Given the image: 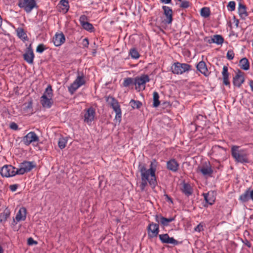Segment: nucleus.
<instances>
[{
	"mask_svg": "<svg viewBox=\"0 0 253 253\" xmlns=\"http://www.w3.org/2000/svg\"><path fill=\"white\" fill-rule=\"evenodd\" d=\"M150 79L147 75H142L140 77H137L134 79V84L136 86V89L138 88L140 89L142 87L143 89L145 88V84L146 83L149 82Z\"/></svg>",
	"mask_w": 253,
	"mask_h": 253,
	"instance_id": "1a4fd4ad",
	"label": "nucleus"
},
{
	"mask_svg": "<svg viewBox=\"0 0 253 253\" xmlns=\"http://www.w3.org/2000/svg\"><path fill=\"white\" fill-rule=\"evenodd\" d=\"M39 140V137L35 132L31 131L25 135L23 138V142L26 145H29L33 142H38Z\"/></svg>",
	"mask_w": 253,
	"mask_h": 253,
	"instance_id": "9d476101",
	"label": "nucleus"
},
{
	"mask_svg": "<svg viewBox=\"0 0 253 253\" xmlns=\"http://www.w3.org/2000/svg\"><path fill=\"white\" fill-rule=\"evenodd\" d=\"M129 104L133 109H139L142 105V103L138 100H134L131 99L130 101Z\"/></svg>",
	"mask_w": 253,
	"mask_h": 253,
	"instance_id": "c9c22d12",
	"label": "nucleus"
},
{
	"mask_svg": "<svg viewBox=\"0 0 253 253\" xmlns=\"http://www.w3.org/2000/svg\"><path fill=\"white\" fill-rule=\"evenodd\" d=\"M32 104L33 101L32 99H30L28 102H26L23 104V110L25 113H32Z\"/></svg>",
	"mask_w": 253,
	"mask_h": 253,
	"instance_id": "7c9ffc66",
	"label": "nucleus"
},
{
	"mask_svg": "<svg viewBox=\"0 0 253 253\" xmlns=\"http://www.w3.org/2000/svg\"><path fill=\"white\" fill-rule=\"evenodd\" d=\"M10 212L9 210L6 208L0 214V222H3L6 221L7 218L9 217Z\"/></svg>",
	"mask_w": 253,
	"mask_h": 253,
	"instance_id": "2f4dec72",
	"label": "nucleus"
},
{
	"mask_svg": "<svg viewBox=\"0 0 253 253\" xmlns=\"http://www.w3.org/2000/svg\"><path fill=\"white\" fill-rule=\"evenodd\" d=\"M180 7L183 8H187L189 6V2L187 0H182Z\"/></svg>",
	"mask_w": 253,
	"mask_h": 253,
	"instance_id": "37998d69",
	"label": "nucleus"
},
{
	"mask_svg": "<svg viewBox=\"0 0 253 253\" xmlns=\"http://www.w3.org/2000/svg\"><path fill=\"white\" fill-rule=\"evenodd\" d=\"M223 37L219 35H214L212 38L209 39L207 41L210 43H215L217 44H221L223 42Z\"/></svg>",
	"mask_w": 253,
	"mask_h": 253,
	"instance_id": "393cba45",
	"label": "nucleus"
},
{
	"mask_svg": "<svg viewBox=\"0 0 253 253\" xmlns=\"http://www.w3.org/2000/svg\"><path fill=\"white\" fill-rule=\"evenodd\" d=\"M203 230V226L199 224H198L195 228V231L197 232H200L201 231Z\"/></svg>",
	"mask_w": 253,
	"mask_h": 253,
	"instance_id": "3c124183",
	"label": "nucleus"
},
{
	"mask_svg": "<svg viewBox=\"0 0 253 253\" xmlns=\"http://www.w3.org/2000/svg\"><path fill=\"white\" fill-rule=\"evenodd\" d=\"M181 190L182 192L188 197L192 195L193 193L192 188L188 183H183Z\"/></svg>",
	"mask_w": 253,
	"mask_h": 253,
	"instance_id": "c85d7f7f",
	"label": "nucleus"
},
{
	"mask_svg": "<svg viewBox=\"0 0 253 253\" xmlns=\"http://www.w3.org/2000/svg\"><path fill=\"white\" fill-rule=\"evenodd\" d=\"M41 103L43 107L49 108L53 104V101L52 98L42 96L41 98Z\"/></svg>",
	"mask_w": 253,
	"mask_h": 253,
	"instance_id": "4be33fe9",
	"label": "nucleus"
},
{
	"mask_svg": "<svg viewBox=\"0 0 253 253\" xmlns=\"http://www.w3.org/2000/svg\"><path fill=\"white\" fill-rule=\"evenodd\" d=\"M11 165H5L0 170V174L3 177H11L17 174V169Z\"/></svg>",
	"mask_w": 253,
	"mask_h": 253,
	"instance_id": "6e6552de",
	"label": "nucleus"
},
{
	"mask_svg": "<svg viewBox=\"0 0 253 253\" xmlns=\"http://www.w3.org/2000/svg\"><path fill=\"white\" fill-rule=\"evenodd\" d=\"M134 79L131 78H125L123 83V85L125 87H127L130 84H134Z\"/></svg>",
	"mask_w": 253,
	"mask_h": 253,
	"instance_id": "58836bf2",
	"label": "nucleus"
},
{
	"mask_svg": "<svg viewBox=\"0 0 253 253\" xmlns=\"http://www.w3.org/2000/svg\"><path fill=\"white\" fill-rule=\"evenodd\" d=\"M245 244L248 247H251V243L248 241L247 240H246L245 242H244Z\"/></svg>",
	"mask_w": 253,
	"mask_h": 253,
	"instance_id": "6e6d98bb",
	"label": "nucleus"
},
{
	"mask_svg": "<svg viewBox=\"0 0 253 253\" xmlns=\"http://www.w3.org/2000/svg\"><path fill=\"white\" fill-rule=\"evenodd\" d=\"M156 219L157 222H160L164 226H168L169 222L174 220V217L167 218L162 216L159 217L158 215H156Z\"/></svg>",
	"mask_w": 253,
	"mask_h": 253,
	"instance_id": "a878e982",
	"label": "nucleus"
},
{
	"mask_svg": "<svg viewBox=\"0 0 253 253\" xmlns=\"http://www.w3.org/2000/svg\"><path fill=\"white\" fill-rule=\"evenodd\" d=\"M153 162H151L150 168L147 169L144 165H139V169L141 174V183L140 188L144 190L148 182L149 184L155 186L157 184L156 177L155 175L156 165L153 166Z\"/></svg>",
	"mask_w": 253,
	"mask_h": 253,
	"instance_id": "f257e3e1",
	"label": "nucleus"
},
{
	"mask_svg": "<svg viewBox=\"0 0 253 253\" xmlns=\"http://www.w3.org/2000/svg\"><path fill=\"white\" fill-rule=\"evenodd\" d=\"M159 95L158 93L156 91L154 92L153 93V106L154 107H157L160 105L159 101Z\"/></svg>",
	"mask_w": 253,
	"mask_h": 253,
	"instance_id": "f704fd0d",
	"label": "nucleus"
},
{
	"mask_svg": "<svg viewBox=\"0 0 253 253\" xmlns=\"http://www.w3.org/2000/svg\"><path fill=\"white\" fill-rule=\"evenodd\" d=\"M238 13L242 19H245L248 16V13L246 11V7L241 3H239Z\"/></svg>",
	"mask_w": 253,
	"mask_h": 253,
	"instance_id": "cd10ccee",
	"label": "nucleus"
},
{
	"mask_svg": "<svg viewBox=\"0 0 253 253\" xmlns=\"http://www.w3.org/2000/svg\"><path fill=\"white\" fill-rule=\"evenodd\" d=\"M105 100L108 104L113 108L116 113L115 119L119 124L121 122L122 111L118 101L114 97L108 96L105 97Z\"/></svg>",
	"mask_w": 253,
	"mask_h": 253,
	"instance_id": "7ed1b4c3",
	"label": "nucleus"
},
{
	"mask_svg": "<svg viewBox=\"0 0 253 253\" xmlns=\"http://www.w3.org/2000/svg\"><path fill=\"white\" fill-rule=\"evenodd\" d=\"M179 1H182V0H178Z\"/></svg>",
	"mask_w": 253,
	"mask_h": 253,
	"instance_id": "0e129e2a",
	"label": "nucleus"
},
{
	"mask_svg": "<svg viewBox=\"0 0 253 253\" xmlns=\"http://www.w3.org/2000/svg\"><path fill=\"white\" fill-rule=\"evenodd\" d=\"M231 154L235 161L241 163H249V154L245 150H239V146H233L231 148Z\"/></svg>",
	"mask_w": 253,
	"mask_h": 253,
	"instance_id": "f03ea898",
	"label": "nucleus"
},
{
	"mask_svg": "<svg viewBox=\"0 0 253 253\" xmlns=\"http://www.w3.org/2000/svg\"><path fill=\"white\" fill-rule=\"evenodd\" d=\"M26 217V209L24 207L21 208L17 212L15 219L17 222L20 221H24Z\"/></svg>",
	"mask_w": 253,
	"mask_h": 253,
	"instance_id": "5701e85b",
	"label": "nucleus"
},
{
	"mask_svg": "<svg viewBox=\"0 0 253 253\" xmlns=\"http://www.w3.org/2000/svg\"><path fill=\"white\" fill-rule=\"evenodd\" d=\"M165 196L166 197V199L168 201H169L171 203H172V199L169 197L167 194L165 195Z\"/></svg>",
	"mask_w": 253,
	"mask_h": 253,
	"instance_id": "5fc2aeb1",
	"label": "nucleus"
},
{
	"mask_svg": "<svg viewBox=\"0 0 253 253\" xmlns=\"http://www.w3.org/2000/svg\"><path fill=\"white\" fill-rule=\"evenodd\" d=\"M239 199L243 203H246L251 199L250 188L248 189L243 194L241 195Z\"/></svg>",
	"mask_w": 253,
	"mask_h": 253,
	"instance_id": "bb28decb",
	"label": "nucleus"
},
{
	"mask_svg": "<svg viewBox=\"0 0 253 253\" xmlns=\"http://www.w3.org/2000/svg\"><path fill=\"white\" fill-rule=\"evenodd\" d=\"M16 32L18 37L24 40H27L28 39L27 36L26 35V33L24 32V30L23 28H18L16 30Z\"/></svg>",
	"mask_w": 253,
	"mask_h": 253,
	"instance_id": "473e14b6",
	"label": "nucleus"
},
{
	"mask_svg": "<svg viewBox=\"0 0 253 253\" xmlns=\"http://www.w3.org/2000/svg\"><path fill=\"white\" fill-rule=\"evenodd\" d=\"M251 192V199L253 201V189L252 190H250Z\"/></svg>",
	"mask_w": 253,
	"mask_h": 253,
	"instance_id": "13d9d810",
	"label": "nucleus"
},
{
	"mask_svg": "<svg viewBox=\"0 0 253 253\" xmlns=\"http://www.w3.org/2000/svg\"><path fill=\"white\" fill-rule=\"evenodd\" d=\"M196 68L198 71L201 73L203 74L205 77H208L210 75L206 63L201 61L198 63L196 65Z\"/></svg>",
	"mask_w": 253,
	"mask_h": 253,
	"instance_id": "a211bd4d",
	"label": "nucleus"
},
{
	"mask_svg": "<svg viewBox=\"0 0 253 253\" xmlns=\"http://www.w3.org/2000/svg\"><path fill=\"white\" fill-rule=\"evenodd\" d=\"M89 44V42L87 38H85L83 40L82 45L84 47H87Z\"/></svg>",
	"mask_w": 253,
	"mask_h": 253,
	"instance_id": "de8ad7c7",
	"label": "nucleus"
},
{
	"mask_svg": "<svg viewBox=\"0 0 253 253\" xmlns=\"http://www.w3.org/2000/svg\"><path fill=\"white\" fill-rule=\"evenodd\" d=\"M160 1L165 4H169L171 3V0H160Z\"/></svg>",
	"mask_w": 253,
	"mask_h": 253,
	"instance_id": "864d4df0",
	"label": "nucleus"
},
{
	"mask_svg": "<svg viewBox=\"0 0 253 253\" xmlns=\"http://www.w3.org/2000/svg\"><path fill=\"white\" fill-rule=\"evenodd\" d=\"M244 73L238 70L236 75L233 78V83L234 85L240 87L245 81V78L243 76Z\"/></svg>",
	"mask_w": 253,
	"mask_h": 253,
	"instance_id": "4468645a",
	"label": "nucleus"
},
{
	"mask_svg": "<svg viewBox=\"0 0 253 253\" xmlns=\"http://www.w3.org/2000/svg\"><path fill=\"white\" fill-rule=\"evenodd\" d=\"M250 218H251V219H252V218H253V215H251V216H250Z\"/></svg>",
	"mask_w": 253,
	"mask_h": 253,
	"instance_id": "e2e57ef3",
	"label": "nucleus"
},
{
	"mask_svg": "<svg viewBox=\"0 0 253 253\" xmlns=\"http://www.w3.org/2000/svg\"><path fill=\"white\" fill-rule=\"evenodd\" d=\"M235 2L234 1H231L228 3L227 6L230 7V10L232 11L235 9Z\"/></svg>",
	"mask_w": 253,
	"mask_h": 253,
	"instance_id": "49530a36",
	"label": "nucleus"
},
{
	"mask_svg": "<svg viewBox=\"0 0 253 253\" xmlns=\"http://www.w3.org/2000/svg\"><path fill=\"white\" fill-rule=\"evenodd\" d=\"M35 167V165H34L33 162H24L20 164V168L17 169V174H23L26 172H29Z\"/></svg>",
	"mask_w": 253,
	"mask_h": 253,
	"instance_id": "0eeeda50",
	"label": "nucleus"
},
{
	"mask_svg": "<svg viewBox=\"0 0 253 253\" xmlns=\"http://www.w3.org/2000/svg\"><path fill=\"white\" fill-rule=\"evenodd\" d=\"M45 49L44 45L43 44H40L37 46L36 51L39 53H42Z\"/></svg>",
	"mask_w": 253,
	"mask_h": 253,
	"instance_id": "a18cd8bd",
	"label": "nucleus"
},
{
	"mask_svg": "<svg viewBox=\"0 0 253 253\" xmlns=\"http://www.w3.org/2000/svg\"><path fill=\"white\" fill-rule=\"evenodd\" d=\"M34 54L32 48L31 44L27 48L25 53L23 54L24 59L29 64L33 63Z\"/></svg>",
	"mask_w": 253,
	"mask_h": 253,
	"instance_id": "ddd939ff",
	"label": "nucleus"
},
{
	"mask_svg": "<svg viewBox=\"0 0 253 253\" xmlns=\"http://www.w3.org/2000/svg\"><path fill=\"white\" fill-rule=\"evenodd\" d=\"M200 14L204 18H207L209 17L211 14L210 8L208 7H203L201 9Z\"/></svg>",
	"mask_w": 253,
	"mask_h": 253,
	"instance_id": "72a5a7b5",
	"label": "nucleus"
},
{
	"mask_svg": "<svg viewBox=\"0 0 253 253\" xmlns=\"http://www.w3.org/2000/svg\"><path fill=\"white\" fill-rule=\"evenodd\" d=\"M65 41V38L63 33L56 34L53 38V42L56 46H59Z\"/></svg>",
	"mask_w": 253,
	"mask_h": 253,
	"instance_id": "6ab92c4d",
	"label": "nucleus"
},
{
	"mask_svg": "<svg viewBox=\"0 0 253 253\" xmlns=\"http://www.w3.org/2000/svg\"><path fill=\"white\" fill-rule=\"evenodd\" d=\"M250 85L252 89V90L253 91V81H251L250 82Z\"/></svg>",
	"mask_w": 253,
	"mask_h": 253,
	"instance_id": "4d7b16f0",
	"label": "nucleus"
},
{
	"mask_svg": "<svg viewBox=\"0 0 253 253\" xmlns=\"http://www.w3.org/2000/svg\"><path fill=\"white\" fill-rule=\"evenodd\" d=\"M197 171L200 172L204 176H211L213 172V170L211 166L199 167L197 169Z\"/></svg>",
	"mask_w": 253,
	"mask_h": 253,
	"instance_id": "412c9836",
	"label": "nucleus"
},
{
	"mask_svg": "<svg viewBox=\"0 0 253 253\" xmlns=\"http://www.w3.org/2000/svg\"><path fill=\"white\" fill-rule=\"evenodd\" d=\"M204 199L207 203L209 204L210 205H212L214 202V199L213 197L210 198L209 197V193H204L203 194Z\"/></svg>",
	"mask_w": 253,
	"mask_h": 253,
	"instance_id": "4c0bfd02",
	"label": "nucleus"
},
{
	"mask_svg": "<svg viewBox=\"0 0 253 253\" xmlns=\"http://www.w3.org/2000/svg\"><path fill=\"white\" fill-rule=\"evenodd\" d=\"M42 96H45V97L52 98L53 96L52 89L50 85L47 86Z\"/></svg>",
	"mask_w": 253,
	"mask_h": 253,
	"instance_id": "e433bc0d",
	"label": "nucleus"
},
{
	"mask_svg": "<svg viewBox=\"0 0 253 253\" xmlns=\"http://www.w3.org/2000/svg\"><path fill=\"white\" fill-rule=\"evenodd\" d=\"M162 8L164 10V14L166 17L165 22L167 24H170L172 21V10L169 6H163Z\"/></svg>",
	"mask_w": 253,
	"mask_h": 253,
	"instance_id": "dca6fc26",
	"label": "nucleus"
},
{
	"mask_svg": "<svg viewBox=\"0 0 253 253\" xmlns=\"http://www.w3.org/2000/svg\"><path fill=\"white\" fill-rule=\"evenodd\" d=\"M238 23H239V21H238V20H237L236 21V24H235L236 27L238 26Z\"/></svg>",
	"mask_w": 253,
	"mask_h": 253,
	"instance_id": "052dcab7",
	"label": "nucleus"
},
{
	"mask_svg": "<svg viewBox=\"0 0 253 253\" xmlns=\"http://www.w3.org/2000/svg\"><path fill=\"white\" fill-rule=\"evenodd\" d=\"M85 83L83 73H81L80 75L78 72V76L74 82L68 87V90L71 94H73L79 87L84 84Z\"/></svg>",
	"mask_w": 253,
	"mask_h": 253,
	"instance_id": "39448f33",
	"label": "nucleus"
},
{
	"mask_svg": "<svg viewBox=\"0 0 253 253\" xmlns=\"http://www.w3.org/2000/svg\"><path fill=\"white\" fill-rule=\"evenodd\" d=\"M129 54L133 59H137L140 56L139 53L135 48L131 49L129 51Z\"/></svg>",
	"mask_w": 253,
	"mask_h": 253,
	"instance_id": "ea45409f",
	"label": "nucleus"
},
{
	"mask_svg": "<svg viewBox=\"0 0 253 253\" xmlns=\"http://www.w3.org/2000/svg\"><path fill=\"white\" fill-rule=\"evenodd\" d=\"M18 5L27 13L31 12L35 7L38 8L36 0H19Z\"/></svg>",
	"mask_w": 253,
	"mask_h": 253,
	"instance_id": "20e7f679",
	"label": "nucleus"
},
{
	"mask_svg": "<svg viewBox=\"0 0 253 253\" xmlns=\"http://www.w3.org/2000/svg\"><path fill=\"white\" fill-rule=\"evenodd\" d=\"M86 20L87 17L84 15L81 16L79 19L81 25L83 28L87 31L91 32L93 29V26L91 23L86 22Z\"/></svg>",
	"mask_w": 253,
	"mask_h": 253,
	"instance_id": "f3484780",
	"label": "nucleus"
},
{
	"mask_svg": "<svg viewBox=\"0 0 253 253\" xmlns=\"http://www.w3.org/2000/svg\"><path fill=\"white\" fill-rule=\"evenodd\" d=\"M28 244L29 245H36L37 244V242L34 240V239L32 238H29L28 239Z\"/></svg>",
	"mask_w": 253,
	"mask_h": 253,
	"instance_id": "8fccbe9b",
	"label": "nucleus"
},
{
	"mask_svg": "<svg viewBox=\"0 0 253 253\" xmlns=\"http://www.w3.org/2000/svg\"><path fill=\"white\" fill-rule=\"evenodd\" d=\"M167 167L168 169L173 172L177 171L179 164L175 159H171L167 162Z\"/></svg>",
	"mask_w": 253,
	"mask_h": 253,
	"instance_id": "aec40b11",
	"label": "nucleus"
},
{
	"mask_svg": "<svg viewBox=\"0 0 253 253\" xmlns=\"http://www.w3.org/2000/svg\"><path fill=\"white\" fill-rule=\"evenodd\" d=\"M234 57V53L233 50H228L227 53V58L229 60H232Z\"/></svg>",
	"mask_w": 253,
	"mask_h": 253,
	"instance_id": "c03bdc74",
	"label": "nucleus"
},
{
	"mask_svg": "<svg viewBox=\"0 0 253 253\" xmlns=\"http://www.w3.org/2000/svg\"><path fill=\"white\" fill-rule=\"evenodd\" d=\"M66 143L67 140L64 138H60L58 142V146L61 149L65 147Z\"/></svg>",
	"mask_w": 253,
	"mask_h": 253,
	"instance_id": "a19ab883",
	"label": "nucleus"
},
{
	"mask_svg": "<svg viewBox=\"0 0 253 253\" xmlns=\"http://www.w3.org/2000/svg\"><path fill=\"white\" fill-rule=\"evenodd\" d=\"M159 225L157 223H151L148 226V236L151 238L156 237L159 233Z\"/></svg>",
	"mask_w": 253,
	"mask_h": 253,
	"instance_id": "f8f14e48",
	"label": "nucleus"
},
{
	"mask_svg": "<svg viewBox=\"0 0 253 253\" xmlns=\"http://www.w3.org/2000/svg\"><path fill=\"white\" fill-rule=\"evenodd\" d=\"M9 127L13 130H17L18 128V125L14 122L11 123Z\"/></svg>",
	"mask_w": 253,
	"mask_h": 253,
	"instance_id": "09e8293b",
	"label": "nucleus"
},
{
	"mask_svg": "<svg viewBox=\"0 0 253 253\" xmlns=\"http://www.w3.org/2000/svg\"><path fill=\"white\" fill-rule=\"evenodd\" d=\"M219 148V149H222V150H224V149H223L222 147H220V146H215V147H214V148Z\"/></svg>",
	"mask_w": 253,
	"mask_h": 253,
	"instance_id": "680f3d73",
	"label": "nucleus"
},
{
	"mask_svg": "<svg viewBox=\"0 0 253 253\" xmlns=\"http://www.w3.org/2000/svg\"><path fill=\"white\" fill-rule=\"evenodd\" d=\"M17 188H18V185L17 184L11 185L9 186L10 190L12 192L16 191V190L17 189Z\"/></svg>",
	"mask_w": 253,
	"mask_h": 253,
	"instance_id": "603ef678",
	"label": "nucleus"
},
{
	"mask_svg": "<svg viewBox=\"0 0 253 253\" xmlns=\"http://www.w3.org/2000/svg\"><path fill=\"white\" fill-rule=\"evenodd\" d=\"M240 67L244 70H248L250 68V64L247 58H243L239 62Z\"/></svg>",
	"mask_w": 253,
	"mask_h": 253,
	"instance_id": "c756f323",
	"label": "nucleus"
},
{
	"mask_svg": "<svg viewBox=\"0 0 253 253\" xmlns=\"http://www.w3.org/2000/svg\"><path fill=\"white\" fill-rule=\"evenodd\" d=\"M60 3L64 7L63 9H65L66 12L68 11L69 8L68 0H61Z\"/></svg>",
	"mask_w": 253,
	"mask_h": 253,
	"instance_id": "79ce46f5",
	"label": "nucleus"
},
{
	"mask_svg": "<svg viewBox=\"0 0 253 253\" xmlns=\"http://www.w3.org/2000/svg\"><path fill=\"white\" fill-rule=\"evenodd\" d=\"M222 75L223 77V84L225 85L230 86V83L229 81V73L228 72V67L226 66H224L222 72Z\"/></svg>",
	"mask_w": 253,
	"mask_h": 253,
	"instance_id": "b1692460",
	"label": "nucleus"
},
{
	"mask_svg": "<svg viewBox=\"0 0 253 253\" xmlns=\"http://www.w3.org/2000/svg\"><path fill=\"white\" fill-rule=\"evenodd\" d=\"M191 66L186 63L176 62L171 67V71L175 74H182V73L191 70Z\"/></svg>",
	"mask_w": 253,
	"mask_h": 253,
	"instance_id": "423d86ee",
	"label": "nucleus"
},
{
	"mask_svg": "<svg viewBox=\"0 0 253 253\" xmlns=\"http://www.w3.org/2000/svg\"><path fill=\"white\" fill-rule=\"evenodd\" d=\"M95 114V110L92 107L88 108L84 115V122L90 125L94 120Z\"/></svg>",
	"mask_w": 253,
	"mask_h": 253,
	"instance_id": "2eb2a0df",
	"label": "nucleus"
},
{
	"mask_svg": "<svg viewBox=\"0 0 253 253\" xmlns=\"http://www.w3.org/2000/svg\"><path fill=\"white\" fill-rule=\"evenodd\" d=\"M159 237L162 243L172 244L174 246L177 245L180 243L173 237H170L167 233L160 234L159 235Z\"/></svg>",
	"mask_w": 253,
	"mask_h": 253,
	"instance_id": "9b49d317",
	"label": "nucleus"
},
{
	"mask_svg": "<svg viewBox=\"0 0 253 253\" xmlns=\"http://www.w3.org/2000/svg\"><path fill=\"white\" fill-rule=\"evenodd\" d=\"M3 250L1 246H0V253H3Z\"/></svg>",
	"mask_w": 253,
	"mask_h": 253,
	"instance_id": "bf43d9fd",
	"label": "nucleus"
}]
</instances>
